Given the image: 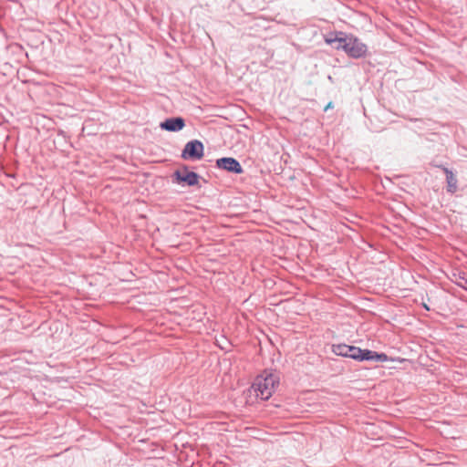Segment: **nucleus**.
Wrapping results in <instances>:
<instances>
[{"instance_id":"obj_1","label":"nucleus","mask_w":467,"mask_h":467,"mask_svg":"<svg viewBox=\"0 0 467 467\" xmlns=\"http://www.w3.org/2000/svg\"><path fill=\"white\" fill-rule=\"evenodd\" d=\"M279 385V376L269 370H265L255 379L248 389L247 402L253 404L256 400H269Z\"/></svg>"},{"instance_id":"obj_2","label":"nucleus","mask_w":467,"mask_h":467,"mask_svg":"<svg viewBox=\"0 0 467 467\" xmlns=\"http://www.w3.org/2000/svg\"><path fill=\"white\" fill-rule=\"evenodd\" d=\"M325 41L328 45H334L335 48L344 50L349 57L359 58L366 55L367 46L358 38L353 36H346L342 32L337 33L334 38L326 37Z\"/></svg>"},{"instance_id":"obj_3","label":"nucleus","mask_w":467,"mask_h":467,"mask_svg":"<svg viewBox=\"0 0 467 467\" xmlns=\"http://www.w3.org/2000/svg\"><path fill=\"white\" fill-rule=\"evenodd\" d=\"M358 361L372 360L377 362H386L389 358L385 353H377L368 349H361L360 348L350 346L348 357Z\"/></svg>"},{"instance_id":"obj_4","label":"nucleus","mask_w":467,"mask_h":467,"mask_svg":"<svg viewBox=\"0 0 467 467\" xmlns=\"http://www.w3.org/2000/svg\"><path fill=\"white\" fill-rule=\"evenodd\" d=\"M182 157L185 160H200L203 157V145L199 140L188 142L182 150Z\"/></svg>"},{"instance_id":"obj_5","label":"nucleus","mask_w":467,"mask_h":467,"mask_svg":"<svg viewBox=\"0 0 467 467\" xmlns=\"http://www.w3.org/2000/svg\"><path fill=\"white\" fill-rule=\"evenodd\" d=\"M216 165L220 169L236 174H241L244 171L241 164L235 159L231 157L218 159L216 161Z\"/></svg>"},{"instance_id":"obj_6","label":"nucleus","mask_w":467,"mask_h":467,"mask_svg":"<svg viewBox=\"0 0 467 467\" xmlns=\"http://www.w3.org/2000/svg\"><path fill=\"white\" fill-rule=\"evenodd\" d=\"M174 176L178 182H183L189 186L196 185L199 182L198 174L193 171H189L187 169L176 171Z\"/></svg>"},{"instance_id":"obj_7","label":"nucleus","mask_w":467,"mask_h":467,"mask_svg":"<svg viewBox=\"0 0 467 467\" xmlns=\"http://www.w3.org/2000/svg\"><path fill=\"white\" fill-rule=\"evenodd\" d=\"M184 120L182 118H171L161 123V128L169 131H178L183 129Z\"/></svg>"},{"instance_id":"obj_8","label":"nucleus","mask_w":467,"mask_h":467,"mask_svg":"<svg viewBox=\"0 0 467 467\" xmlns=\"http://www.w3.org/2000/svg\"><path fill=\"white\" fill-rule=\"evenodd\" d=\"M443 171L446 174V180H447V189L450 192H455L457 190V179L454 176L453 172L450 171L447 168H442Z\"/></svg>"},{"instance_id":"obj_9","label":"nucleus","mask_w":467,"mask_h":467,"mask_svg":"<svg viewBox=\"0 0 467 467\" xmlns=\"http://www.w3.org/2000/svg\"><path fill=\"white\" fill-rule=\"evenodd\" d=\"M452 280L457 285L467 290V275L464 272L454 273Z\"/></svg>"},{"instance_id":"obj_10","label":"nucleus","mask_w":467,"mask_h":467,"mask_svg":"<svg viewBox=\"0 0 467 467\" xmlns=\"http://www.w3.org/2000/svg\"><path fill=\"white\" fill-rule=\"evenodd\" d=\"M349 347L350 346L346 345V344L333 345L332 350L337 356H342V357L348 358V357Z\"/></svg>"},{"instance_id":"obj_11","label":"nucleus","mask_w":467,"mask_h":467,"mask_svg":"<svg viewBox=\"0 0 467 467\" xmlns=\"http://www.w3.org/2000/svg\"><path fill=\"white\" fill-rule=\"evenodd\" d=\"M330 108H332V103H331V102H329V103L326 106L325 110H327V109H330Z\"/></svg>"}]
</instances>
